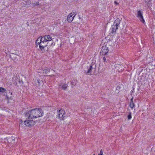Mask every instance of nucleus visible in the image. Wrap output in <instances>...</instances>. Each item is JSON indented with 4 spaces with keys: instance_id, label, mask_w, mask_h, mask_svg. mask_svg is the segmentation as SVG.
I'll list each match as a JSON object with an SVG mask.
<instances>
[{
    "instance_id": "1",
    "label": "nucleus",
    "mask_w": 155,
    "mask_h": 155,
    "mask_svg": "<svg viewBox=\"0 0 155 155\" xmlns=\"http://www.w3.org/2000/svg\"><path fill=\"white\" fill-rule=\"evenodd\" d=\"M43 114L42 110L36 108L27 111L25 113V116L28 117L29 119H32L41 117L43 116Z\"/></svg>"
},
{
    "instance_id": "2",
    "label": "nucleus",
    "mask_w": 155,
    "mask_h": 155,
    "mask_svg": "<svg viewBox=\"0 0 155 155\" xmlns=\"http://www.w3.org/2000/svg\"><path fill=\"white\" fill-rule=\"evenodd\" d=\"M120 24L119 19L118 18L115 20L114 22L113 25L112 26V33L115 32L116 30L118 29V27Z\"/></svg>"
},
{
    "instance_id": "3",
    "label": "nucleus",
    "mask_w": 155,
    "mask_h": 155,
    "mask_svg": "<svg viewBox=\"0 0 155 155\" xmlns=\"http://www.w3.org/2000/svg\"><path fill=\"white\" fill-rule=\"evenodd\" d=\"M76 14L77 13L75 12L71 13L68 15L67 18V21L70 23L71 22Z\"/></svg>"
},
{
    "instance_id": "4",
    "label": "nucleus",
    "mask_w": 155,
    "mask_h": 155,
    "mask_svg": "<svg viewBox=\"0 0 155 155\" xmlns=\"http://www.w3.org/2000/svg\"><path fill=\"white\" fill-rule=\"evenodd\" d=\"M137 17L139 18V20L142 23L145 22V21L143 16L142 12L140 10L138 11L137 12Z\"/></svg>"
},
{
    "instance_id": "5",
    "label": "nucleus",
    "mask_w": 155,
    "mask_h": 155,
    "mask_svg": "<svg viewBox=\"0 0 155 155\" xmlns=\"http://www.w3.org/2000/svg\"><path fill=\"white\" fill-rule=\"evenodd\" d=\"M108 51L107 47L106 46H104L102 47L100 52V54L102 55H104L106 54Z\"/></svg>"
},
{
    "instance_id": "6",
    "label": "nucleus",
    "mask_w": 155,
    "mask_h": 155,
    "mask_svg": "<svg viewBox=\"0 0 155 155\" xmlns=\"http://www.w3.org/2000/svg\"><path fill=\"white\" fill-rule=\"evenodd\" d=\"M65 113L64 110L61 109L59 110L58 112V117L61 120H62L64 118V114Z\"/></svg>"
},
{
    "instance_id": "7",
    "label": "nucleus",
    "mask_w": 155,
    "mask_h": 155,
    "mask_svg": "<svg viewBox=\"0 0 155 155\" xmlns=\"http://www.w3.org/2000/svg\"><path fill=\"white\" fill-rule=\"evenodd\" d=\"M96 67L95 64L91 63L89 68H88V70L86 71H85V72L86 73H91L92 72L93 69H95Z\"/></svg>"
},
{
    "instance_id": "8",
    "label": "nucleus",
    "mask_w": 155,
    "mask_h": 155,
    "mask_svg": "<svg viewBox=\"0 0 155 155\" xmlns=\"http://www.w3.org/2000/svg\"><path fill=\"white\" fill-rule=\"evenodd\" d=\"M61 88L64 90H66V88L68 86V84L65 83H62L61 84H60L59 86L61 87Z\"/></svg>"
},
{
    "instance_id": "9",
    "label": "nucleus",
    "mask_w": 155,
    "mask_h": 155,
    "mask_svg": "<svg viewBox=\"0 0 155 155\" xmlns=\"http://www.w3.org/2000/svg\"><path fill=\"white\" fill-rule=\"evenodd\" d=\"M45 36L46 42L48 41H51L52 40V37L49 35H46Z\"/></svg>"
},
{
    "instance_id": "10",
    "label": "nucleus",
    "mask_w": 155,
    "mask_h": 155,
    "mask_svg": "<svg viewBox=\"0 0 155 155\" xmlns=\"http://www.w3.org/2000/svg\"><path fill=\"white\" fill-rule=\"evenodd\" d=\"M50 70L48 68H46L44 69L43 71V74L45 76L46 74H48L50 71Z\"/></svg>"
},
{
    "instance_id": "11",
    "label": "nucleus",
    "mask_w": 155,
    "mask_h": 155,
    "mask_svg": "<svg viewBox=\"0 0 155 155\" xmlns=\"http://www.w3.org/2000/svg\"><path fill=\"white\" fill-rule=\"evenodd\" d=\"M134 106V104L133 102V98L131 99L130 102V106L131 109L133 108Z\"/></svg>"
},
{
    "instance_id": "12",
    "label": "nucleus",
    "mask_w": 155,
    "mask_h": 155,
    "mask_svg": "<svg viewBox=\"0 0 155 155\" xmlns=\"http://www.w3.org/2000/svg\"><path fill=\"white\" fill-rule=\"evenodd\" d=\"M151 1V0H144L143 2L145 3V4L149 6L150 5L149 3Z\"/></svg>"
},
{
    "instance_id": "13",
    "label": "nucleus",
    "mask_w": 155,
    "mask_h": 155,
    "mask_svg": "<svg viewBox=\"0 0 155 155\" xmlns=\"http://www.w3.org/2000/svg\"><path fill=\"white\" fill-rule=\"evenodd\" d=\"M30 121L29 120H26L24 122V124L27 126H30L29 124Z\"/></svg>"
},
{
    "instance_id": "14",
    "label": "nucleus",
    "mask_w": 155,
    "mask_h": 155,
    "mask_svg": "<svg viewBox=\"0 0 155 155\" xmlns=\"http://www.w3.org/2000/svg\"><path fill=\"white\" fill-rule=\"evenodd\" d=\"M29 121H30L29 124H30V126H33V125H34V124H35V122L34 121H33V120H29Z\"/></svg>"
},
{
    "instance_id": "15",
    "label": "nucleus",
    "mask_w": 155,
    "mask_h": 155,
    "mask_svg": "<svg viewBox=\"0 0 155 155\" xmlns=\"http://www.w3.org/2000/svg\"><path fill=\"white\" fill-rule=\"evenodd\" d=\"M39 40L41 42H46V39L45 36H44V37H42L41 38H40Z\"/></svg>"
},
{
    "instance_id": "16",
    "label": "nucleus",
    "mask_w": 155,
    "mask_h": 155,
    "mask_svg": "<svg viewBox=\"0 0 155 155\" xmlns=\"http://www.w3.org/2000/svg\"><path fill=\"white\" fill-rule=\"evenodd\" d=\"M12 139V141H14L15 140V139H12L11 138H9L8 139H7V138H5L4 139V140L5 141H7L8 142H9V141H11V140Z\"/></svg>"
},
{
    "instance_id": "17",
    "label": "nucleus",
    "mask_w": 155,
    "mask_h": 155,
    "mask_svg": "<svg viewBox=\"0 0 155 155\" xmlns=\"http://www.w3.org/2000/svg\"><path fill=\"white\" fill-rule=\"evenodd\" d=\"M131 118V113H130L127 115V118L128 120H130Z\"/></svg>"
},
{
    "instance_id": "18",
    "label": "nucleus",
    "mask_w": 155,
    "mask_h": 155,
    "mask_svg": "<svg viewBox=\"0 0 155 155\" xmlns=\"http://www.w3.org/2000/svg\"><path fill=\"white\" fill-rule=\"evenodd\" d=\"M37 82L39 85L41 84L42 83V81L40 80V79H38L37 80Z\"/></svg>"
},
{
    "instance_id": "19",
    "label": "nucleus",
    "mask_w": 155,
    "mask_h": 155,
    "mask_svg": "<svg viewBox=\"0 0 155 155\" xmlns=\"http://www.w3.org/2000/svg\"><path fill=\"white\" fill-rule=\"evenodd\" d=\"M5 91V90L4 88L0 87V92H3Z\"/></svg>"
},
{
    "instance_id": "20",
    "label": "nucleus",
    "mask_w": 155,
    "mask_h": 155,
    "mask_svg": "<svg viewBox=\"0 0 155 155\" xmlns=\"http://www.w3.org/2000/svg\"><path fill=\"white\" fill-rule=\"evenodd\" d=\"M39 47L40 48L41 51H42V50L44 49V46L41 45H40L39 46Z\"/></svg>"
},
{
    "instance_id": "21",
    "label": "nucleus",
    "mask_w": 155,
    "mask_h": 155,
    "mask_svg": "<svg viewBox=\"0 0 155 155\" xmlns=\"http://www.w3.org/2000/svg\"><path fill=\"white\" fill-rule=\"evenodd\" d=\"M40 38H38V39L36 40L35 43H39L40 41L39 40Z\"/></svg>"
},
{
    "instance_id": "22",
    "label": "nucleus",
    "mask_w": 155,
    "mask_h": 155,
    "mask_svg": "<svg viewBox=\"0 0 155 155\" xmlns=\"http://www.w3.org/2000/svg\"><path fill=\"white\" fill-rule=\"evenodd\" d=\"M44 42H41L40 43V45H42V46H44Z\"/></svg>"
},
{
    "instance_id": "23",
    "label": "nucleus",
    "mask_w": 155,
    "mask_h": 155,
    "mask_svg": "<svg viewBox=\"0 0 155 155\" xmlns=\"http://www.w3.org/2000/svg\"><path fill=\"white\" fill-rule=\"evenodd\" d=\"M114 3L116 5H118V3L116 1H115L114 2Z\"/></svg>"
},
{
    "instance_id": "24",
    "label": "nucleus",
    "mask_w": 155,
    "mask_h": 155,
    "mask_svg": "<svg viewBox=\"0 0 155 155\" xmlns=\"http://www.w3.org/2000/svg\"><path fill=\"white\" fill-rule=\"evenodd\" d=\"M103 60L104 62H106V60L105 57L103 58Z\"/></svg>"
},
{
    "instance_id": "25",
    "label": "nucleus",
    "mask_w": 155,
    "mask_h": 155,
    "mask_svg": "<svg viewBox=\"0 0 155 155\" xmlns=\"http://www.w3.org/2000/svg\"><path fill=\"white\" fill-rule=\"evenodd\" d=\"M41 42V41H40V42H39V43H36V44L37 45H39V46L40 45V43Z\"/></svg>"
},
{
    "instance_id": "26",
    "label": "nucleus",
    "mask_w": 155,
    "mask_h": 155,
    "mask_svg": "<svg viewBox=\"0 0 155 155\" xmlns=\"http://www.w3.org/2000/svg\"><path fill=\"white\" fill-rule=\"evenodd\" d=\"M33 6H35L36 5H38V4H36L35 3H34L32 4Z\"/></svg>"
},
{
    "instance_id": "27",
    "label": "nucleus",
    "mask_w": 155,
    "mask_h": 155,
    "mask_svg": "<svg viewBox=\"0 0 155 155\" xmlns=\"http://www.w3.org/2000/svg\"><path fill=\"white\" fill-rule=\"evenodd\" d=\"M6 97L7 98V99H8V100H9V97H8V96H6Z\"/></svg>"
},
{
    "instance_id": "28",
    "label": "nucleus",
    "mask_w": 155,
    "mask_h": 155,
    "mask_svg": "<svg viewBox=\"0 0 155 155\" xmlns=\"http://www.w3.org/2000/svg\"><path fill=\"white\" fill-rule=\"evenodd\" d=\"M71 85H72L73 84H72V82H71Z\"/></svg>"
},
{
    "instance_id": "29",
    "label": "nucleus",
    "mask_w": 155,
    "mask_h": 155,
    "mask_svg": "<svg viewBox=\"0 0 155 155\" xmlns=\"http://www.w3.org/2000/svg\"><path fill=\"white\" fill-rule=\"evenodd\" d=\"M79 18H81L80 17H79Z\"/></svg>"
}]
</instances>
